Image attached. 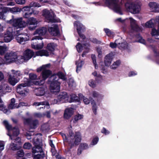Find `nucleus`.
<instances>
[{
  "label": "nucleus",
  "instance_id": "nucleus-24",
  "mask_svg": "<svg viewBox=\"0 0 159 159\" xmlns=\"http://www.w3.org/2000/svg\"><path fill=\"white\" fill-rule=\"evenodd\" d=\"M13 56H14V54L11 52L6 54L4 56V60L6 63H9L14 62V58H12Z\"/></svg>",
  "mask_w": 159,
  "mask_h": 159
},
{
  "label": "nucleus",
  "instance_id": "nucleus-29",
  "mask_svg": "<svg viewBox=\"0 0 159 159\" xmlns=\"http://www.w3.org/2000/svg\"><path fill=\"white\" fill-rule=\"evenodd\" d=\"M15 100L14 98H12L11 100V102L9 105L8 108L10 109H12L15 108H18L19 107L20 103L18 104L17 103H15Z\"/></svg>",
  "mask_w": 159,
  "mask_h": 159
},
{
  "label": "nucleus",
  "instance_id": "nucleus-60",
  "mask_svg": "<svg viewBox=\"0 0 159 159\" xmlns=\"http://www.w3.org/2000/svg\"><path fill=\"white\" fill-rule=\"evenodd\" d=\"M113 54L112 53H110L107 55L105 58L112 61L113 58Z\"/></svg>",
  "mask_w": 159,
  "mask_h": 159
},
{
  "label": "nucleus",
  "instance_id": "nucleus-53",
  "mask_svg": "<svg viewBox=\"0 0 159 159\" xmlns=\"http://www.w3.org/2000/svg\"><path fill=\"white\" fill-rule=\"evenodd\" d=\"M8 10V8L3 7L2 4H0V13H6Z\"/></svg>",
  "mask_w": 159,
  "mask_h": 159
},
{
  "label": "nucleus",
  "instance_id": "nucleus-61",
  "mask_svg": "<svg viewBox=\"0 0 159 159\" xmlns=\"http://www.w3.org/2000/svg\"><path fill=\"white\" fill-rule=\"evenodd\" d=\"M97 51L98 53V57L101 58L102 57V53L101 48H97Z\"/></svg>",
  "mask_w": 159,
  "mask_h": 159
},
{
  "label": "nucleus",
  "instance_id": "nucleus-13",
  "mask_svg": "<svg viewBox=\"0 0 159 159\" xmlns=\"http://www.w3.org/2000/svg\"><path fill=\"white\" fill-rule=\"evenodd\" d=\"M14 32L12 27H9L7 29V31L4 33L3 36L4 40L5 42H10L13 39V33Z\"/></svg>",
  "mask_w": 159,
  "mask_h": 159
},
{
  "label": "nucleus",
  "instance_id": "nucleus-36",
  "mask_svg": "<svg viewBox=\"0 0 159 159\" xmlns=\"http://www.w3.org/2000/svg\"><path fill=\"white\" fill-rule=\"evenodd\" d=\"M91 104L92 107L93 112L94 114L96 115L97 114V110L98 109L96 103L94 100H93L91 101Z\"/></svg>",
  "mask_w": 159,
  "mask_h": 159
},
{
  "label": "nucleus",
  "instance_id": "nucleus-58",
  "mask_svg": "<svg viewBox=\"0 0 159 159\" xmlns=\"http://www.w3.org/2000/svg\"><path fill=\"white\" fill-rule=\"evenodd\" d=\"M28 24V23L25 22L20 18V28L25 27Z\"/></svg>",
  "mask_w": 159,
  "mask_h": 159
},
{
  "label": "nucleus",
  "instance_id": "nucleus-22",
  "mask_svg": "<svg viewBox=\"0 0 159 159\" xmlns=\"http://www.w3.org/2000/svg\"><path fill=\"white\" fill-rule=\"evenodd\" d=\"M27 21L28 24L30 25H34L32 26H29V29L33 30L35 28L36 26L35 25H36L37 24V21L35 18L33 17L30 18L28 19Z\"/></svg>",
  "mask_w": 159,
  "mask_h": 159
},
{
  "label": "nucleus",
  "instance_id": "nucleus-30",
  "mask_svg": "<svg viewBox=\"0 0 159 159\" xmlns=\"http://www.w3.org/2000/svg\"><path fill=\"white\" fill-rule=\"evenodd\" d=\"M0 110L2 111L4 113L7 114H9L10 111L9 110H7L4 107L3 101L2 100L1 98H0Z\"/></svg>",
  "mask_w": 159,
  "mask_h": 159
},
{
  "label": "nucleus",
  "instance_id": "nucleus-49",
  "mask_svg": "<svg viewBox=\"0 0 159 159\" xmlns=\"http://www.w3.org/2000/svg\"><path fill=\"white\" fill-rule=\"evenodd\" d=\"M91 58L92 60L93 64L95 68L97 69L98 68V66H97L96 64V57L95 55L94 54H92L91 55Z\"/></svg>",
  "mask_w": 159,
  "mask_h": 159
},
{
  "label": "nucleus",
  "instance_id": "nucleus-52",
  "mask_svg": "<svg viewBox=\"0 0 159 159\" xmlns=\"http://www.w3.org/2000/svg\"><path fill=\"white\" fill-rule=\"evenodd\" d=\"M92 74L95 77H96V80L99 79L100 80H102V77L99 74H98L96 71H94L92 73Z\"/></svg>",
  "mask_w": 159,
  "mask_h": 159
},
{
  "label": "nucleus",
  "instance_id": "nucleus-37",
  "mask_svg": "<svg viewBox=\"0 0 159 159\" xmlns=\"http://www.w3.org/2000/svg\"><path fill=\"white\" fill-rule=\"evenodd\" d=\"M43 43L39 44H36V43L34 44V43H32L31 44V47L32 48L36 49H42L43 48Z\"/></svg>",
  "mask_w": 159,
  "mask_h": 159
},
{
  "label": "nucleus",
  "instance_id": "nucleus-32",
  "mask_svg": "<svg viewBox=\"0 0 159 159\" xmlns=\"http://www.w3.org/2000/svg\"><path fill=\"white\" fill-rule=\"evenodd\" d=\"M122 39L119 42L118 48L120 49H125L127 48V44L126 42H122Z\"/></svg>",
  "mask_w": 159,
  "mask_h": 159
},
{
  "label": "nucleus",
  "instance_id": "nucleus-15",
  "mask_svg": "<svg viewBox=\"0 0 159 159\" xmlns=\"http://www.w3.org/2000/svg\"><path fill=\"white\" fill-rule=\"evenodd\" d=\"M7 23L11 24L13 27L14 30H20V18H14V16H12V18L10 20L7 21Z\"/></svg>",
  "mask_w": 159,
  "mask_h": 159
},
{
  "label": "nucleus",
  "instance_id": "nucleus-62",
  "mask_svg": "<svg viewBox=\"0 0 159 159\" xmlns=\"http://www.w3.org/2000/svg\"><path fill=\"white\" fill-rule=\"evenodd\" d=\"M31 146L30 143H25L23 146L24 148L25 149H30L31 148Z\"/></svg>",
  "mask_w": 159,
  "mask_h": 159
},
{
  "label": "nucleus",
  "instance_id": "nucleus-11",
  "mask_svg": "<svg viewBox=\"0 0 159 159\" xmlns=\"http://www.w3.org/2000/svg\"><path fill=\"white\" fill-rule=\"evenodd\" d=\"M47 31V29L45 27H42L37 29L34 34L35 36L32 38V40H42L43 39L42 36L45 34Z\"/></svg>",
  "mask_w": 159,
  "mask_h": 159
},
{
  "label": "nucleus",
  "instance_id": "nucleus-63",
  "mask_svg": "<svg viewBox=\"0 0 159 159\" xmlns=\"http://www.w3.org/2000/svg\"><path fill=\"white\" fill-rule=\"evenodd\" d=\"M68 84L69 86L70 87L75 86V83L73 79H70L69 80L68 82Z\"/></svg>",
  "mask_w": 159,
  "mask_h": 159
},
{
  "label": "nucleus",
  "instance_id": "nucleus-48",
  "mask_svg": "<svg viewBox=\"0 0 159 159\" xmlns=\"http://www.w3.org/2000/svg\"><path fill=\"white\" fill-rule=\"evenodd\" d=\"M14 32L16 35V40L18 43H20V37H19V35H20V30H17L16 31H14Z\"/></svg>",
  "mask_w": 159,
  "mask_h": 159
},
{
  "label": "nucleus",
  "instance_id": "nucleus-42",
  "mask_svg": "<svg viewBox=\"0 0 159 159\" xmlns=\"http://www.w3.org/2000/svg\"><path fill=\"white\" fill-rule=\"evenodd\" d=\"M52 75L57 76L58 78V80L59 78L65 80L66 79L65 75L63 74L62 72H59L58 73L57 75Z\"/></svg>",
  "mask_w": 159,
  "mask_h": 159
},
{
  "label": "nucleus",
  "instance_id": "nucleus-8",
  "mask_svg": "<svg viewBox=\"0 0 159 159\" xmlns=\"http://www.w3.org/2000/svg\"><path fill=\"white\" fill-rule=\"evenodd\" d=\"M43 16L44 17L46 21L48 23H56L60 22V20L55 17V15L53 12L45 9L43 11Z\"/></svg>",
  "mask_w": 159,
  "mask_h": 159
},
{
  "label": "nucleus",
  "instance_id": "nucleus-64",
  "mask_svg": "<svg viewBox=\"0 0 159 159\" xmlns=\"http://www.w3.org/2000/svg\"><path fill=\"white\" fill-rule=\"evenodd\" d=\"M111 61L110 60H108L105 58L104 63L105 65L107 66H109L110 65V64L111 62Z\"/></svg>",
  "mask_w": 159,
  "mask_h": 159
},
{
  "label": "nucleus",
  "instance_id": "nucleus-43",
  "mask_svg": "<svg viewBox=\"0 0 159 159\" xmlns=\"http://www.w3.org/2000/svg\"><path fill=\"white\" fill-rule=\"evenodd\" d=\"M156 4V3L153 2H151L149 3L148 6L152 11L153 12L154 11H155Z\"/></svg>",
  "mask_w": 159,
  "mask_h": 159
},
{
  "label": "nucleus",
  "instance_id": "nucleus-39",
  "mask_svg": "<svg viewBox=\"0 0 159 159\" xmlns=\"http://www.w3.org/2000/svg\"><path fill=\"white\" fill-rule=\"evenodd\" d=\"M45 93L44 89L43 88H40L37 90L36 95L38 96H42Z\"/></svg>",
  "mask_w": 159,
  "mask_h": 159
},
{
  "label": "nucleus",
  "instance_id": "nucleus-3",
  "mask_svg": "<svg viewBox=\"0 0 159 159\" xmlns=\"http://www.w3.org/2000/svg\"><path fill=\"white\" fill-rule=\"evenodd\" d=\"M51 66L50 64L43 65L42 66L38 68L37 69V71L39 72L41 71L42 72L41 75L42 76L41 78H40V81H35L34 84L36 85H41L43 84L45 80L51 74V71L47 69V68H49Z\"/></svg>",
  "mask_w": 159,
  "mask_h": 159
},
{
  "label": "nucleus",
  "instance_id": "nucleus-17",
  "mask_svg": "<svg viewBox=\"0 0 159 159\" xmlns=\"http://www.w3.org/2000/svg\"><path fill=\"white\" fill-rule=\"evenodd\" d=\"M68 98L69 96L65 92H61L57 97L58 99L59 100L61 103L68 102Z\"/></svg>",
  "mask_w": 159,
  "mask_h": 159
},
{
  "label": "nucleus",
  "instance_id": "nucleus-38",
  "mask_svg": "<svg viewBox=\"0 0 159 159\" xmlns=\"http://www.w3.org/2000/svg\"><path fill=\"white\" fill-rule=\"evenodd\" d=\"M16 143L18 142V144L14 143H11L10 145L11 148L13 150H18L20 148L19 142H18V141H15Z\"/></svg>",
  "mask_w": 159,
  "mask_h": 159
},
{
  "label": "nucleus",
  "instance_id": "nucleus-55",
  "mask_svg": "<svg viewBox=\"0 0 159 159\" xmlns=\"http://www.w3.org/2000/svg\"><path fill=\"white\" fill-rule=\"evenodd\" d=\"M82 150L86 149L89 148L88 145L86 143H81L79 147Z\"/></svg>",
  "mask_w": 159,
  "mask_h": 159
},
{
  "label": "nucleus",
  "instance_id": "nucleus-46",
  "mask_svg": "<svg viewBox=\"0 0 159 159\" xmlns=\"http://www.w3.org/2000/svg\"><path fill=\"white\" fill-rule=\"evenodd\" d=\"M83 115L81 114H77L75 116L74 118V122H77L79 120H81L83 118Z\"/></svg>",
  "mask_w": 159,
  "mask_h": 159
},
{
  "label": "nucleus",
  "instance_id": "nucleus-50",
  "mask_svg": "<svg viewBox=\"0 0 159 159\" xmlns=\"http://www.w3.org/2000/svg\"><path fill=\"white\" fill-rule=\"evenodd\" d=\"M11 53H13L14 54V55L12 57V58H14V62H17L18 61V55L19 54V52H11Z\"/></svg>",
  "mask_w": 159,
  "mask_h": 159
},
{
  "label": "nucleus",
  "instance_id": "nucleus-33",
  "mask_svg": "<svg viewBox=\"0 0 159 159\" xmlns=\"http://www.w3.org/2000/svg\"><path fill=\"white\" fill-rule=\"evenodd\" d=\"M57 46L56 44L54 43H50L48 44L47 49L49 51L52 52L55 50Z\"/></svg>",
  "mask_w": 159,
  "mask_h": 159
},
{
  "label": "nucleus",
  "instance_id": "nucleus-45",
  "mask_svg": "<svg viewBox=\"0 0 159 159\" xmlns=\"http://www.w3.org/2000/svg\"><path fill=\"white\" fill-rule=\"evenodd\" d=\"M104 30L108 36L111 37L113 36L114 33L109 29L105 28L104 29Z\"/></svg>",
  "mask_w": 159,
  "mask_h": 159
},
{
  "label": "nucleus",
  "instance_id": "nucleus-59",
  "mask_svg": "<svg viewBox=\"0 0 159 159\" xmlns=\"http://www.w3.org/2000/svg\"><path fill=\"white\" fill-rule=\"evenodd\" d=\"M83 96V95L82 94H79V97L77 96L75 99H74L73 102H80V99L82 98Z\"/></svg>",
  "mask_w": 159,
  "mask_h": 159
},
{
  "label": "nucleus",
  "instance_id": "nucleus-9",
  "mask_svg": "<svg viewBox=\"0 0 159 159\" xmlns=\"http://www.w3.org/2000/svg\"><path fill=\"white\" fill-rule=\"evenodd\" d=\"M126 10L133 14L139 13L141 10L140 6L133 2H127L125 4Z\"/></svg>",
  "mask_w": 159,
  "mask_h": 159
},
{
  "label": "nucleus",
  "instance_id": "nucleus-54",
  "mask_svg": "<svg viewBox=\"0 0 159 159\" xmlns=\"http://www.w3.org/2000/svg\"><path fill=\"white\" fill-rule=\"evenodd\" d=\"M8 11H9L10 12L12 13H14L20 11V9L19 8L14 7L12 8H8Z\"/></svg>",
  "mask_w": 159,
  "mask_h": 159
},
{
  "label": "nucleus",
  "instance_id": "nucleus-4",
  "mask_svg": "<svg viewBox=\"0 0 159 159\" xmlns=\"http://www.w3.org/2000/svg\"><path fill=\"white\" fill-rule=\"evenodd\" d=\"M3 123L6 128L8 131L7 135L9 136L11 139L15 140V141L20 142V139L18 136L20 134L19 129L18 127L16 126L12 128L11 125L7 120H4Z\"/></svg>",
  "mask_w": 159,
  "mask_h": 159
},
{
  "label": "nucleus",
  "instance_id": "nucleus-23",
  "mask_svg": "<svg viewBox=\"0 0 159 159\" xmlns=\"http://www.w3.org/2000/svg\"><path fill=\"white\" fill-rule=\"evenodd\" d=\"M131 26L132 29L133 31H138L140 28L138 25L136 21L132 18H129Z\"/></svg>",
  "mask_w": 159,
  "mask_h": 159
},
{
  "label": "nucleus",
  "instance_id": "nucleus-27",
  "mask_svg": "<svg viewBox=\"0 0 159 159\" xmlns=\"http://www.w3.org/2000/svg\"><path fill=\"white\" fill-rule=\"evenodd\" d=\"M84 63V61L81 60L80 59L75 61V64L76 66V71L77 73H78L80 70Z\"/></svg>",
  "mask_w": 159,
  "mask_h": 159
},
{
  "label": "nucleus",
  "instance_id": "nucleus-28",
  "mask_svg": "<svg viewBox=\"0 0 159 159\" xmlns=\"http://www.w3.org/2000/svg\"><path fill=\"white\" fill-rule=\"evenodd\" d=\"M121 63V61L120 60H117L114 61L112 65H110V68L112 70H116L120 66Z\"/></svg>",
  "mask_w": 159,
  "mask_h": 159
},
{
  "label": "nucleus",
  "instance_id": "nucleus-2",
  "mask_svg": "<svg viewBox=\"0 0 159 159\" xmlns=\"http://www.w3.org/2000/svg\"><path fill=\"white\" fill-rule=\"evenodd\" d=\"M30 79H24V83L20 84V97L22 96L24 97L26 96L28 93V91L26 90L24 88H21V87L22 86L23 88L26 86H30L31 85H33V84H35V81H40V78L39 79L37 78V75L33 73H30L29 75Z\"/></svg>",
  "mask_w": 159,
  "mask_h": 159
},
{
  "label": "nucleus",
  "instance_id": "nucleus-21",
  "mask_svg": "<svg viewBox=\"0 0 159 159\" xmlns=\"http://www.w3.org/2000/svg\"><path fill=\"white\" fill-rule=\"evenodd\" d=\"M74 110L72 108H66L64 114V118L68 119L70 118L74 113Z\"/></svg>",
  "mask_w": 159,
  "mask_h": 159
},
{
  "label": "nucleus",
  "instance_id": "nucleus-19",
  "mask_svg": "<svg viewBox=\"0 0 159 159\" xmlns=\"http://www.w3.org/2000/svg\"><path fill=\"white\" fill-rule=\"evenodd\" d=\"M24 123L28 125L32 129H35L38 125V121L37 120H33L30 119H26L24 120Z\"/></svg>",
  "mask_w": 159,
  "mask_h": 159
},
{
  "label": "nucleus",
  "instance_id": "nucleus-20",
  "mask_svg": "<svg viewBox=\"0 0 159 159\" xmlns=\"http://www.w3.org/2000/svg\"><path fill=\"white\" fill-rule=\"evenodd\" d=\"M11 90L10 87L7 84L2 83L0 84V96H2L6 93L8 90Z\"/></svg>",
  "mask_w": 159,
  "mask_h": 159
},
{
  "label": "nucleus",
  "instance_id": "nucleus-16",
  "mask_svg": "<svg viewBox=\"0 0 159 159\" xmlns=\"http://www.w3.org/2000/svg\"><path fill=\"white\" fill-rule=\"evenodd\" d=\"M48 31L52 35L57 36L59 33L58 25L56 24L53 25L52 26L49 27Z\"/></svg>",
  "mask_w": 159,
  "mask_h": 159
},
{
  "label": "nucleus",
  "instance_id": "nucleus-41",
  "mask_svg": "<svg viewBox=\"0 0 159 159\" xmlns=\"http://www.w3.org/2000/svg\"><path fill=\"white\" fill-rule=\"evenodd\" d=\"M99 141L98 138L96 136L93 138L91 142L89 145V147H91L96 145Z\"/></svg>",
  "mask_w": 159,
  "mask_h": 159
},
{
  "label": "nucleus",
  "instance_id": "nucleus-25",
  "mask_svg": "<svg viewBox=\"0 0 159 159\" xmlns=\"http://www.w3.org/2000/svg\"><path fill=\"white\" fill-rule=\"evenodd\" d=\"M156 20L158 23V30L155 28H153L151 32L152 36H156L159 35V16H157L156 17Z\"/></svg>",
  "mask_w": 159,
  "mask_h": 159
},
{
  "label": "nucleus",
  "instance_id": "nucleus-6",
  "mask_svg": "<svg viewBox=\"0 0 159 159\" xmlns=\"http://www.w3.org/2000/svg\"><path fill=\"white\" fill-rule=\"evenodd\" d=\"M50 89L51 92L56 93L60 91V83L57 76L52 75L49 79Z\"/></svg>",
  "mask_w": 159,
  "mask_h": 159
},
{
  "label": "nucleus",
  "instance_id": "nucleus-14",
  "mask_svg": "<svg viewBox=\"0 0 159 159\" xmlns=\"http://www.w3.org/2000/svg\"><path fill=\"white\" fill-rule=\"evenodd\" d=\"M89 47L90 45L88 43L84 44L83 46L80 43H78L76 46V49L79 52H81L83 50V48L86 49V50L84 51L82 54V56L83 57H84L85 55L89 52Z\"/></svg>",
  "mask_w": 159,
  "mask_h": 159
},
{
  "label": "nucleus",
  "instance_id": "nucleus-1",
  "mask_svg": "<svg viewBox=\"0 0 159 159\" xmlns=\"http://www.w3.org/2000/svg\"><path fill=\"white\" fill-rule=\"evenodd\" d=\"M61 136L64 141L70 144L71 146H74L75 145H77L78 143L81 141V138L80 133L79 132H76L74 135L71 130L69 131V134L67 135L62 134Z\"/></svg>",
  "mask_w": 159,
  "mask_h": 159
},
{
  "label": "nucleus",
  "instance_id": "nucleus-57",
  "mask_svg": "<svg viewBox=\"0 0 159 159\" xmlns=\"http://www.w3.org/2000/svg\"><path fill=\"white\" fill-rule=\"evenodd\" d=\"M90 95L94 98L98 97L100 96V94L96 91H92Z\"/></svg>",
  "mask_w": 159,
  "mask_h": 159
},
{
  "label": "nucleus",
  "instance_id": "nucleus-7",
  "mask_svg": "<svg viewBox=\"0 0 159 159\" xmlns=\"http://www.w3.org/2000/svg\"><path fill=\"white\" fill-rule=\"evenodd\" d=\"M104 2L106 5L115 12L119 14H122L121 7L118 0H104Z\"/></svg>",
  "mask_w": 159,
  "mask_h": 159
},
{
  "label": "nucleus",
  "instance_id": "nucleus-40",
  "mask_svg": "<svg viewBox=\"0 0 159 159\" xmlns=\"http://www.w3.org/2000/svg\"><path fill=\"white\" fill-rule=\"evenodd\" d=\"M121 40V39L116 40L114 43L111 42L110 44V46L112 48H115L117 46L118 47L119 42Z\"/></svg>",
  "mask_w": 159,
  "mask_h": 159
},
{
  "label": "nucleus",
  "instance_id": "nucleus-34",
  "mask_svg": "<svg viewBox=\"0 0 159 159\" xmlns=\"http://www.w3.org/2000/svg\"><path fill=\"white\" fill-rule=\"evenodd\" d=\"M153 22L155 23H157L156 20L155 19H152L150 20L147 22L145 24V26L146 27L150 28L152 27L153 25Z\"/></svg>",
  "mask_w": 159,
  "mask_h": 159
},
{
  "label": "nucleus",
  "instance_id": "nucleus-26",
  "mask_svg": "<svg viewBox=\"0 0 159 159\" xmlns=\"http://www.w3.org/2000/svg\"><path fill=\"white\" fill-rule=\"evenodd\" d=\"M138 42L143 44L147 45L148 43H152L154 41L151 39H148L147 43L146 42L145 40L140 36H138L137 37Z\"/></svg>",
  "mask_w": 159,
  "mask_h": 159
},
{
  "label": "nucleus",
  "instance_id": "nucleus-47",
  "mask_svg": "<svg viewBox=\"0 0 159 159\" xmlns=\"http://www.w3.org/2000/svg\"><path fill=\"white\" fill-rule=\"evenodd\" d=\"M89 85L91 87L94 88L96 86V83L94 80L91 79L89 80L88 83Z\"/></svg>",
  "mask_w": 159,
  "mask_h": 159
},
{
  "label": "nucleus",
  "instance_id": "nucleus-35",
  "mask_svg": "<svg viewBox=\"0 0 159 159\" xmlns=\"http://www.w3.org/2000/svg\"><path fill=\"white\" fill-rule=\"evenodd\" d=\"M46 105L47 106V107H48V108L49 107V103L45 101L42 102H34L33 104V106H43Z\"/></svg>",
  "mask_w": 159,
  "mask_h": 159
},
{
  "label": "nucleus",
  "instance_id": "nucleus-5",
  "mask_svg": "<svg viewBox=\"0 0 159 159\" xmlns=\"http://www.w3.org/2000/svg\"><path fill=\"white\" fill-rule=\"evenodd\" d=\"M41 134H38L35 135L32 143L34 146L32 148V152L34 154H38L41 157L44 156V155L42 148V141L41 139Z\"/></svg>",
  "mask_w": 159,
  "mask_h": 159
},
{
  "label": "nucleus",
  "instance_id": "nucleus-31",
  "mask_svg": "<svg viewBox=\"0 0 159 159\" xmlns=\"http://www.w3.org/2000/svg\"><path fill=\"white\" fill-rule=\"evenodd\" d=\"M36 55L37 56H48L49 53L48 52L45 50H42L36 52Z\"/></svg>",
  "mask_w": 159,
  "mask_h": 159
},
{
  "label": "nucleus",
  "instance_id": "nucleus-12",
  "mask_svg": "<svg viewBox=\"0 0 159 159\" xmlns=\"http://www.w3.org/2000/svg\"><path fill=\"white\" fill-rule=\"evenodd\" d=\"M74 28H76L77 32L80 37L83 39H85L84 35L82 34L85 29L84 26L79 21H76L74 23Z\"/></svg>",
  "mask_w": 159,
  "mask_h": 159
},
{
  "label": "nucleus",
  "instance_id": "nucleus-18",
  "mask_svg": "<svg viewBox=\"0 0 159 159\" xmlns=\"http://www.w3.org/2000/svg\"><path fill=\"white\" fill-rule=\"evenodd\" d=\"M34 55V52L28 49L25 51L21 59H23L25 61H27L31 58Z\"/></svg>",
  "mask_w": 159,
  "mask_h": 159
},
{
  "label": "nucleus",
  "instance_id": "nucleus-44",
  "mask_svg": "<svg viewBox=\"0 0 159 159\" xmlns=\"http://www.w3.org/2000/svg\"><path fill=\"white\" fill-rule=\"evenodd\" d=\"M7 50V47L6 46L4 45L0 46V54L2 55L4 54L5 52Z\"/></svg>",
  "mask_w": 159,
  "mask_h": 159
},
{
  "label": "nucleus",
  "instance_id": "nucleus-10",
  "mask_svg": "<svg viewBox=\"0 0 159 159\" xmlns=\"http://www.w3.org/2000/svg\"><path fill=\"white\" fill-rule=\"evenodd\" d=\"M9 75L8 81L13 86L15 85L19 81V79L15 77L19 76V72L12 70L8 73Z\"/></svg>",
  "mask_w": 159,
  "mask_h": 159
},
{
  "label": "nucleus",
  "instance_id": "nucleus-56",
  "mask_svg": "<svg viewBox=\"0 0 159 159\" xmlns=\"http://www.w3.org/2000/svg\"><path fill=\"white\" fill-rule=\"evenodd\" d=\"M101 132L105 135H108L110 134V132L108 130L106 129L105 128L103 127L101 130Z\"/></svg>",
  "mask_w": 159,
  "mask_h": 159
},
{
  "label": "nucleus",
  "instance_id": "nucleus-51",
  "mask_svg": "<svg viewBox=\"0 0 159 159\" xmlns=\"http://www.w3.org/2000/svg\"><path fill=\"white\" fill-rule=\"evenodd\" d=\"M30 6L31 7H41V5L39 3L37 2H31L29 4Z\"/></svg>",
  "mask_w": 159,
  "mask_h": 159
}]
</instances>
